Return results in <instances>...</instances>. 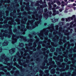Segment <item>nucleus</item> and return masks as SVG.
I'll return each mask as SVG.
<instances>
[{
    "label": "nucleus",
    "mask_w": 76,
    "mask_h": 76,
    "mask_svg": "<svg viewBox=\"0 0 76 76\" xmlns=\"http://www.w3.org/2000/svg\"><path fill=\"white\" fill-rule=\"evenodd\" d=\"M10 53L11 54H13V53H15V48H12V49L10 50H9Z\"/></svg>",
    "instance_id": "ddd939ff"
},
{
    "label": "nucleus",
    "mask_w": 76,
    "mask_h": 76,
    "mask_svg": "<svg viewBox=\"0 0 76 76\" xmlns=\"http://www.w3.org/2000/svg\"><path fill=\"white\" fill-rule=\"evenodd\" d=\"M20 55V53H19V52H18L17 53V55L19 58V59H18V61L19 63H20V58H21V57L19 56Z\"/></svg>",
    "instance_id": "9d476101"
},
{
    "label": "nucleus",
    "mask_w": 76,
    "mask_h": 76,
    "mask_svg": "<svg viewBox=\"0 0 76 76\" xmlns=\"http://www.w3.org/2000/svg\"><path fill=\"white\" fill-rule=\"evenodd\" d=\"M20 53H21V55L22 56V54H23V52H20Z\"/></svg>",
    "instance_id": "13d9d810"
},
{
    "label": "nucleus",
    "mask_w": 76,
    "mask_h": 76,
    "mask_svg": "<svg viewBox=\"0 0 76 76\" xmlns=\"http://www.w3.org/2000/svg\"><path fill=\"white\" fill-rule=\"evenodd\" d=\"M57 3L58 6H60L61 5V3L59 1H57Z\"/></svg>",
    "instance_id": "b1692460"
},
{
    "label": "nucleus",
    "mask_w": 76,
    "mask_h": 76,
    "mask_svg": "<svg viewBox=\"0 0 76 76\" xmlns=\"http://www.w3.org/2000/svg\"><path fill=\"white\" fill-rule=\"evenodd\" d=\"M74 22L72 21L71 23H70V27L71 28H73V27H75V26H76V23H75L74 24H73V23Z\"/></svg>",
    "instance_id": "1a4fd4ad"
},
{
    "label": "nucleus",
    "mask_w": 76,
    "mask_h": 76,
    "mask_svg": "<svg viewBox=\"0 0 76 76\" xmlns=\"http://www.w3.org/2000/svg\"><path fill=\"white\" fill-rule=\"evenodd\" d=\"M47 29H48L47 31H46L47 29L45 28H44L42 30H41L40 31V33L38 34V35L39 37L40 38V39L42 40L44 38V35L45 36H46V38L45 37V39L46 41H48L47 44L48 48H51V46L50 47V42H51V41H50V39L48 40V37H47V36H48V34L49 31L50 32V33H49V35L48 36L50 38H52V34L51 33L53 32V31H54L53 34V35H55V38H56V39H57V40H58L59 37L58 36H56V35L58 34L61 38H62L63 36V34H62L61 33H64L65 35H66L67 37H68V35H69L70 34V32H69V31H68V30H70V28L69 27L67 28V30H63L62 27H59V32H61L60 33V34L58 33V31H56L54 30V24L53 23L51 24L50 27L48 28Z\"/></svg>",
    "instance_id": "f03ea898"
},
{
    "label": "nucleus",
    "mask_w": 76,
    "mask_h": 76,
    "mask_svg": "<svg viewBox=\"0 0 76 76\" xmlns=\"http://www.w3.org/2000/svg\"><path fill=\"white\" fill-rule=\"evenodd\" d=\"M53 47H57V45H53Z\"/></svg>",
    "instance_id": "69168bd1"
},
{
    "label": "nucleus",
    "mask_w": 76,
    "mask_h": 76,
    "mask_svg": "<svg viewBox=\"0 0 76 76\" xmlns=\"http://www.w3.org/2000/svg\"><path fill=\"white\" fill-rule=\"evenodd\" d=\"M49 61H50V62L49 64L47 63V61L46 62V63H47V66H50H50L49 67V69H51L53 67L56 68V65H54V62H52V58H50L49 59Z\"/></svg>",
    "instance_id": "423d86ee"
},
{
    "label": "nucleus",
    "mask_w": 76,
    "mask_h": 76,
    "mask_svg": "<svg viewBox=\"0 0 76 76\" xmlns=\"http://www.w3.org/2000/svg\"><path fill=\"white\" fill-rule=\"evenodd\" d=\"M76 7H74L73 8V9H74V10H76Z\"/></svg>",
    "instance_id": "0e129e2a"
},
{
    "label": "nucleus",
    "mask_w": 76,
    "mask_h": 76,
    "mask_svg": "<svg viewBox=\"0 0 76 76\" xmlns=\"http://www.w3.org/2000/svg\"><path fill=\"white\" fill-rule=\"evenodd\" d=\"M22 0H20V5H22Z\"/></svg>",
    "instance_id": "2f4dec72"
},
{
    "label": "nucleus",
    "mask_w": 76,
    "mask_h": 76,
    "mask_svg": "<svg viewBox=\"0 0 76 76\" xmlns=\"http://www.w3.org/2000/svg\"><path fill=\"white\" fill-rule=\"evenodd\" d=\"M76 18V15H73L72 17H69L67 18H66V22H69V21H70L71 20H73L74 18Z\"/></svg>",
    "instance_id": "0eeeda50"
},
{
    "label": "nucleus",
    "mask_w": 76,
    "mask_h": 76,
    "mask_svg": "<svg viewBox=\"0 0 76 76\" xmlns=\"http://www.w3.org/2000/svg\"><path fill=\"white\" fill-rule=\"evenodd\" d=\"M64 24V23L63 22H59V25L60 26H61V25H63Z\"/></svg>",
    "instance_id": "4be33fe9"
},
{
    "label": "nucleus",
    "mask_w": 76,
    "mask_h": 76,
    "mask_svg": "<svg viewBox=\"0 0 76 76\" xmlns=\"http://www.w3.org/2000/svg\"><path fill=\"white\" fill-rule=\"evenodd\" d=\"M1 3H3V0H2L1 1Z\"/></svg>",
    "instance_id": "338daca9"
},
{
    "label": "nucleus",
    "mask_w": 76,
    "mask_h": 76,
    "mask_svg": "<svg viewBox=\"0 0 76 76\" xmlns=\"http://www.w3.org/2000/svg\"><path fill=\"white\" fill-rule=\"evenodd\" d=\"M72 31H73V29H71V30H70V33H72Z\"/></svg>",
    "instance_id": "5fc2aeb1"
},
{
    "label": "nucleus",
    "mask_w": 76,
    "mask_h": 76,
    "mask_svg": "<svg viewBox=\"0 0 76 76\" xmlns=\"http://www.w3.org/2000/svg\"><path fill=\"white\" fill-rule=\"evenodd\" d=\"M76 56V55L75 54H74V57H75Z\"/></svg>",
    "instance_id": "e2e57ef3"
},
{
    "label": "nucleus",
    "mask_w": 76,
    "mask_h": 76,
    "mask_svg": "<svg viewBox=\"0 0 76 76\" xmlns=\"http://www.w3.org/2000/svg\"><path fill=\"white\" fill-rule=\"evenodd\" d=\"M64 61L66 62H67V61H68V59H67L66 58L64 59Z\"/></svg>",
    "instance_id": "72a5a7b5"
},
{
    "label": "nucleus",
    "mask_w": 76,
    "mask_h": 76,
    "mask_svg": "<svg viewBox=\"0 0 76 76\" xmlns=\"http://www.w3.org/2000/svg\"><path fill=\"white\" fill-rule=\"evenodd\" d=\"M53 7H57V5L55 4H54L53 5Z\"/></svg>",
    "instance_id": "37998d69"
},
{
    "label": "nucleus",
    "mask_w": 76,
    "mask_h": 76,
    "mask_svg": "<svg viewBox=\"0 0 76 76\" xmlns=\"http://www.w3.org/2000/svg\"><path fill=\"white\" fill-rule=\"evenodd\" d=\"M39 72L40 73V74H39V76H42V71H41H41H40Z\"/></svg>",
    "instance_id": "cd10ccee"
},
{
    "label": "nucleus",
    "mask_w": 76,
    "mask_h": 76,
    "mask_svg": "<svg viewBox=\"0 0 76 76\" xmlns=\"http://www.w3.org/2000/svg\"><path fill=\"white\" fill-rule=\"evenodd\" d=\"M51 21L53 23H55L56 22H57L58 20V19H56L55 18H53V19H51Z\"/></svg>",
    "instance_id": "9b49d317"
},
{
    "label": "nucleus",
    "mask_w": 76,
    "mask_h": 76,
    "mask_svg": "<svg viewBox=\"0 0 76 76\" xmlns=\"http://www.w3.org/2000/svg\"><path fill=\"white\" fill-rule=\"evenodd\" d=\"M0 67H2V68H0V70H3V71H4V68L3 67V65L1 64H0Z\"/></svg>",
    "instance_id": "6ab92c4d"
},
{
    "label": "nucleus",
    "mask_w": 76,
    "mask_h": 76,
    "mask_svg": "<svg viewBox=\"0 0 76 76\" xmlns=\"http://www.w3.org/2000/svg\"><path fill=\"white\" fill-rule=\"evenodd\" d=\"M67 10H65V11H64V13H67Z\"/></svg>",
    "instance_id": "49530a36"
},
{
    "label": "nucleus",
    "mask_w": 76,
    "mask_h": 76,
    "mask_svg": "<svg viewBox=\"0 0 76 76\" xmlns=\"http://www.w3.org/2000/svg\"><path fill=\"white\" fill-rule=\"evenodd\" d=\"M59 12H61L63 11V10H62V9H59Z\"/></svg>",
    "instance_id": "a19ab883"
},
{
    "label": "nucleus",
    "mask_w": 76,
    "mask_h": 76,
    "mask_svg": "<svg viewBox=\"0 0 76 76\" xmlns=\"http://www.w3.org/2000/svg\"><path fill=\"white\" fill-rule=\"evenodd\" d=\"M4 64H7V66H9V68H8L7 69L8 70H10L11 69L13 68V66H12V64L11 63H8L7 61H10L9 59L6 57V56H5V55L4 54H2L0 58V61L1 62H3L4 61Z\"/></svg>",
    "instance_id": "20e7f679"
},
{
    "label": "nucleus",
    "mask_w": 76,
    "mask_h": 76,
    "mask_svg": "<svg viewBox=\"0 0 76 76\" xmlns=\"http://www.w3.org/2000/svg\"><path fill=\"white\" fill-rule=\"evenodd\" d=\"M8 24L11 25H15L16 24V23H13V22H12V21H10L8 22Z\"/></svg>",
    "instance_id": "2eb2a0df"
},
{
    "label": "nucleus",
    "mask_w": 76,
    "mask_h": 76,
    "mask_svg": "<svg viewBox=\"0 0 76 76\" xmlns=\"http://www.w3.org/2000/svg\"><path fill=\"white\" fill-rule=\"evenodd\" d=\"M3 13H1V14L0 18H2V17H3V18L4 19L5 17H4V11H3Z\"/></svg>",
    "instance_id": "a211bd4d"
},
{
    "label": "nucleus",
    "mask_w": 76,
    "mask_h": 76,
    "mask_svg": "<svg viewBox=\"0 0 76 76\" xmlns=\"http://www.w3.org/2000/svg\"><path fill=\"white\" fill-rule=\"evenodd\" d=\"M7 1L6 2V3H10V1L9 0H7Z\"/></svg>",
    "instance_id": "ea45409f"
},
{
    "label": "nucleus",
    "mask_w": 76,
    "mask_h": 76,
    "mask_svg": "<svg viewBox=\"0 0 76 76\" xmlns=\"http://www.w3.org/2000/svg\"><path fill=\"white\" fill-rule=\"evenodd\" d=\"M60 7L59 6H57L56 8V9H60Z\"/></svg>",
    "instance_id": "79ce46f5"
},
{
    "label": "nucleus",
    "mask_w": 76,
    "mask_h": 76,
    "mask_svg": "<svg viewBox=\"0 0 76 76\" xmlns=\"http://www.w3.org/2000/svg\"><path fill=\"white\" fill-rule=\"evenodd\" d=\"M16 60V58H14V59L13 60V61H14V62H15Z\"/></svg>",
    "instance_id": "c9c22d12"
},
{
    "label": "nucleus",
    "mask_w": 76,
    "mask_h": 76,
    "mask_svg": "<svg viewBox=\"0 0 76 76\" xmlns=\"http://www.w3.org/2000/svg\"><path fill=\"white\" fill-rule=\"evenodd\" d=\"M73 6V5L72 4H70V5H68V7H72Z\"/></svg>",
    "instance_id": "c756f323"
},
{
    "label": "nucleus",
    "mask_w": 76,
    "mask_h": 76,
    "mask_svg": "<svg viewBox=\"0 0 76 76\" xmlns=\"http://www.w3.org/2000/svg\"><path fill=\"white\" fill-rule=\"evenodd\" d=\"M61 3L62 4L61 5V6H62V7H64V1H62Z\"/></svg>",
    "instance_id": "5701e85b"
},
{
    "label": "nucleus",
    "mask_w": 76,
    "mask_h": 76,
    "mask_svg": "<svg viewBox=\"0 0 76 76\" xmlns=\"http://www.w3.org/2000/svg\"><path fill=\"white\" fill-rule=\"evenodd\" d=\"M60 73L59 72L57 71L56 72V74H57V75H59V74Z\"/></svg>",
    "instance_id": "864d4df0"
},
{
    "label": "nucleus",
    "mask_w": 76,
    "mask_h": 76,
    "mask_svg": "<svg viewBox=\"0 0 76 76\" xmlns=\"http://www.w3.org/2000/svg\"><path fill=\"white\" fill-rule=\"evenodd\" d=\"M55 51V48H52L50 50V51H51V52H54Z\"/></svg>",
    "instance_id": "412c9836"
},
{
    "label": "nucleus",
    "mask_w": 76,
    "mask_h": 76,
    "mask_svg": "<svg viewBox=\"0 0 76 76\" xmlns=\"http://www.w3.org/2000/svg\"><path fill=\"white\" fill-rule=\"evenodd\" d=\"M27 20V18H25L24 20H23L21 22L22 24L21 25V28H20V27L19 26H18V29L19 31H22L21 33H19V32H18L16 29H15L13 30V31L15 33H16V35H15L12 33V29L11 28H12V26H10L8 27V25H7V28H9V29L8 30H5L4 31V33L3 34V36H2V33H0V37H1V39H4V37H7L9 38L11 37V35L12 36V44H15V43L17 42V40L18 39L20 38L23 39L25 41V42H29V45H30V46L32 45V43L34 40L33 39H31L30 40L26 39V37H23V36H19V35L20 34H23L24 35L25 34V31H26V29L25 28V25L23 24H25L26 23V21Z\"/></svg>",
    "instance_id": "f257e3e1"
},
{
    "label": "nucleus",
    "mask_w": 76,
    "mask_h": 76,
    "mask_svg": "<svg viewBox=\"0 0 76 76\" xmlns=\"http://www.w3.org/2000/svg\"><path fill=\"white\" fill-rule=\"evenodd\" d=\"M17 64L15 62L14 64V66H16V65Z\"/></svg>",
    "instance_id": "4d7b16f0"
},
{
    "label": "nucleus",
    "mask_w": 76,
    "mask_h": 76,
    "mask_svg": "<svg viewBox=\"0 0 76 76\" xmlns=\"http://www.w3.org/2000/svg\"><path fill=\"white\" fill-rule=\"evenodd\" d=\"M49 75H50V74H49V73H47L46 74V75H44V76H49Z\"/></svg>",
    "instance_id": "c85d7f7f"
},
{
    "label": "nucleus",
    "mask_w": 76,
    "mask_h": 76,
    "mask_svg": "<svg viewBox=\"0 0 76 76\" xmlns=\"http://www.w3.org/2000/svg\"><path fill=\"white\" fill-rule=\"evenodd\" d=\"M57 60H59L61 62H63V59L62 58H61L60 60H59V58H58Z\"/></svg>",
    "instance_id": "bb28decb"
},
{
    "label": "nucleus",
    "mask_w": 76,
    "mask_h": 76,
    "mask_svg": "<svg viewBox=\"0 0 76 76\" xmlns=\"http://www.w3.org/2000/svg\"><path fill=\"white\" fill-rule=\"evenodd\" d=\"M29 37L30 38H32V37L31 35H29Z\"/></svg>",
    "instance_id": "8fccbe9b"
},
{
    "label": "nucleus",
    "mask_w": 76,
    "mask_h": 76,
    "mask_svg": "<svg viewBox=\"0 0 76 76\" xmlns=\"http://www.w3.org/2000/svg\"><path fill=\"white\" fill-rule=\"evenodd\" d=\"M72 6H76V4L75 3H74L72 5Z\"/></svg>",
    "instance_id": "a18cd8bd"
},
{
    "label": "nucleus",
    "mask_w": 76,
    "mask_h": 76,
    "mask_svg": "<svg viewBox=\"0 0 76 76\" xmlns=\"http://www.w3.org/2000/svg\"><path fill=\"white\" fill-rule=\"evenodd\" d=\"M69 23H67L66 24V26H69Z\"/></svg>",
    "instance_id": "de8ad7c7"
},
{
    "label": "nucleus",
    "mask_w": 76,
    "mask_h": 76,
    "mask_svg": "<svg viewBox=\"0 0 76 76\" xmlns=\"http://www.w3.org/2000/svg\"><path fill=\"white\" fill-rule=\"evenodd\" d=\"M55 2H55V0H54L53 2H52V3H51V4H54V3H55Z\"/></svg>",
    "instance_id": "58836bf2"
},
{
    "label": "nucleus",
    "mask_w": 76,
    "mask_h": 76,
    "mask_svg": "<svg viewBox=\"0 0 76 76\" xmlns=\"http://www.w3.org/2000/svg\"><path fill=\"white\" fill-rule=\"evenodd\" d=\"M71 46L72 47H73V46H74V44L72 43L71 44Z\"/></svg>",
    "instance_id": "680f3d73"
},
{
    "label": "nucleus",
    "mask_w": 76,
    "mask_h": 76,
    "mask_svg": "<svg viewBox=\"0 0 76 76\" xmlns=\"http://www.w3.org/2000/svg\"><path fill=\"white\" fill-rule=\"evenodd\" d=\"M2 51V49L1 48H0V53H1Z\"/></svg>",
    "instance_id": "c03bdc74"
},
{
    "label": "nucleus",
    "mask_w": 76,
    "mask_h": 76,
    "mask_svg": "<svg viewBox=\"0 0 76 76\" xmlns=\"http://www.w3.org/2000/svg\"><path fill=\"white\" fill-rule=\"evenodd\" d=\"M18 22V25H19V24H20V22L19 21H17Z\"/></svg>",
    "instance_id": "6e6d98bb"
},
{
    "label": "nucleus",
    "mask_w": 76,
    "mask_h": 76,
    "mask_svg": "<svg viewBox=\"0 0 76 76\" xmlns=\"http://www.w3.org/2000/svg\"><path fill=\"white\" fill-rule=\"evenodd\" d=\"M12 14H13V13L12 12L10 13V15L11 16H13V15H12Z\"/></svg>",
    "instance_id": "09e8293b"
},
{
    "label": "nucleus",
    "mask_w": 76,
    "mask_h": 76,
    "mask_svg": "<svg viewBox=\"0 0 76 76\" xmlns=\"http://www.w3.org/2000/svg\"><path fill=\"white\" fill-rule=\"evenodd\" d=\"M48 68V66H46L45 67H44L43 68H42V69H47Z\"/></svg>",
    "instance_id": "e433bc0d"
},
{
    "label": "nucleus",
    "mask_w": 76,
    "mask_h": 76,
    "mask_svg": "<svg viewBox=\"0 0 76 76\" xmlns=\"http://www.w3.org/2000/svg\"><path fill=\"white\" fill-rule=\"evenodd\" d=\"M26 6L27 7H29V3L28 2L27 4H26Z\"/></svg>",
    "instance_id": "473e14b6"
},
{
    "label": "nucleus",
    "mask_w": 76,
    "mask_h": 76,
    "mask_svg": "<svg viewBox=\"0 0 76 76\" xmlns=\"http://www.w3.org/2000/svg\"><path fill=\"white\" fill-rule=\"evenodd\" d=\"M50 72L52 74H54L56 72V69H53L51 70Z\"/></svg>",
    "instance_id": "4468645a"
},
{
    "label": "nucleus",
    "mask_w": 76,
    "mask_h": 76,
    "mask_svg": "<svg viewBox=\"0 0 76 76\" xmlns=\"http://www.w3.org/2000/svg\"><path fill=\"white\" fill-rule=\"evenodd\" d=\"M45 13L43 14V16L46 19L48 18V17L50 18L51 17V15H52V12L50 11L49 13L47 12V9H45L44 10Z\"/></svg>",
    "instance_id": "39448f33"
},
{
    "label": "nucleus",
    "mask_w": 76,
    "mask_h": 76,
    "mask_svg": "<svg viewBox=\"0 0 76 76\" xmlns=\"http://www.w3.org/2000/svg\"><path fill=\"white\" fill-rule=\"evenodd\" d=\"M59 44L60 45H61L63 44V42H62V39H60Z\"/></svg>",
    "instance_id": "aec40b11"
},
{
    "label": "nucleus",
    "mask_w": 76,
    "mask_h": 76,
    "mask_svg": "<svg viewBox=\"0 0 76 76\" xmlns=\"http://www.w3.org/2000/svg\"><path fill=\"white\" fill-rule=\"evenodd\" d=\"M52 10H53V13L52 14V15L53 16H55L56 15V14H59V12L58 11H56V10H55V8H53L52 9Z\"/></svg>",
    "instance_id": "6e6552de"
},
{
    "label": "nucleus",
    "mask_w": 76,
    "mask_h": 76,
    "mask_svg": "<svg viewBox=\"0 0 76 76\" xmlns=\"http://www.w3.org/2000/svg\"><path fill=\"white\" fill-rule=\"evenodd\" d=\"M65 20V19H64V18H62L61 19V20L62 21H64Z\"/></svg>",
    "instance_id": "4c0bfd02"
},
{
    "label": "nucleus",
    "mask_w": 76,
    "mask_h": 76,
    "mask_svg": "<svg viewBox=\"0 0 76 76\" xmlns=\"http://www.w3.org/2000/svg\"><path fill=\"white\" fill-rule=\"evenodd\" d=\"M74 22H75V23H76V18H75Z\"/></svg>",
    "instance_id": "603ef678"
},
{
    "label": "nucleus",
    "mask_w": 76,
    "mask_h": 76,
    "mask_svg": "<svg viewBox=\"0 0 76 76\" xmlns=\"http://www.w3.org/2000/svg\"><path fill=\"white\" fill-rule=\"evenodd\" d=\"M69 57H72V55H69Z\"/></svg>",
    "instance_id": "bf43d9fd"
},
{
    "label": "nucleus",
    "mask_w": 76,
    "mask_h": 76,
    "mask_svg": "<svg viewBox=\"0 0 76 76\" xmlns=\"http://www.w3.org/2000/svg\"><path fill=\"white\" fill-rule=\"evenodd\" d=\"M64 1L65 2V5L67 4L68 3L67 2V0H64Z\"/></svg>",
    "instance_id": "7c9ffc66"
},
{
    "label": "nucleus",
    "mask_w": 76,
    "mask_h": 76,
    "mask_svg": "<svg viewBox=\"0 0 76 76\" xmlns=\"http://www.w3.org/2000/svg\"><path fill=\"white\" fill-rule=\"evenodd\" d=\"M38 40H34V47H37V43H38Z\"/></svg>",
    "instance_id": "f8f14e48"
},
{
    "label": "nucleus",
    "mask_w": 76,
    "mask_h": 76,
    "mask_svg": "<svg viewBox=\"0 0 76 76\" xmlns=\"http://www.w3.org/2000/svg\"><path fill=\"white\" fill-rule=\"evenodd\" d=\"M8 45V42H7V41H6L2 44V45L3 46H4L5 45Z\"/></svg>",
    "instance_id": "f3484780"
},
{
    "label": "nucleus",
    "mask_w": 76,
    "mask_h": 76,
    "mask_svg": "<svg viewBox=\"0 0 76 76\" xmlns=\"http://www.w3.org/2000/svg\"><path fill=\"white\" fill-rule=\"evenodd\" d=\"M61 72H63L65 71V69H62L61 70H60Z\"/></svg>",
    "instance_id": "f704fd0d"
},
{
    "label": "nucleus",
    "mask_w": 76,
    "mask_h": 76,
    "mask_svg": "<svg viewBox=\"0 0 76 76\" xmlns=\"http://www.w3.org/2000/svg\"><path fill=\"white\" fill-rule=\"evenodd\" d=\"M44 0V3L42 2V1L40 0L39 1H37V3L36 4V6H40V7H37V11L38 10V9H39V11L38 12V14L40 15L39 17L38 14H37V12H34L33 15H32L33 20L31 21H28L27 23V26H38V24L41 23V19H42V16L41 15L43 12V8L45 7H47V5L46 4L45 1ZM47 1H50V0H46Z\"/></svg>",
    "instance_id": "7ed1b4c3"
},
{
    "label": "nucleus",
    "mask_w": 76,
    "mask_h": 76,
    "mask_svg": "<svg viewBox=\"0 0 76 76\" xmlns=\"http://www.w3.org/2000/svg\"><path fill=\"white\" fill-rule=\"evenodd\" d=\"M47 53H49V50H48L47 51Z\"/></svg>",
    "instance_id": "774afa93"
},
{
    "label": "nucleus",
    "mask_w": 76,
    "mask_h": 76,
    "mask_svg": "<svg viewBox=\"0 0 76 76\" xmlns=\"http://www.w3.org/2000/svg\"><path fill=\"white\" fill-rule=\"evenodd\" d=\"M13 70H15L16 69V67H14L13 68H12Z\"/></svg>",
    "instance_id": "052dcab7"
},
{
    "label": "nucleus",
    "mask_w": 76,
    "mask_h": 76,
    "mask_svg": "<svg viewBox=\"0 0 76 76\" xmlns=\"http://www.w3.org/2000/svg\"><path fill=\"white\" fill-rule=\"evenodd\" d=\"M48 4L49 7L48 8V10H51V9H52V7L51 5V3L50 2H49L48 3Z\"/></svg>",
    "instance_id": "dca6fc26"
},
{
    "label": "nucleus",
    "mask_w": 76,
    "mask_h": 76,
    "mask_svg": "<svg viewBox=\"0 0 76 76\" xmlns=\"http://www.w3.org/2000/svg\"><path fill=\"white\" fill-rule=\"evenodd\" d=\"M22 50H23V51H25V48H22Z\"/></svg>",
    "instance_id": "3c124183"
},
{
    "label": "nucleus",
    "mask_w": 76,
    "mask_h": 76,
    "mask_svg": "<svg viewBox=\"0 0 76 76\" xmlns=\"http://www.w3.org/2000/svg\"><path fill=\"white\" fill-rule=\"evenodd\" d=\"M56 30H58V26L56 25Z\"/></svg>",
    "instance_id": "a878e982"
},
{
    "label": "nucleus",
    "mask_w": 76,
    "mask_h": 76,
    "mask_svg": "<svg viewBox=\"0 0 76 76\" xmlns=\"http://www.w3.org/2000/svg\"><path fill=\"white\" fill-rule=\"evenodd\" d=\"M23 45H24L23 44V43L20 44L19 45V46L20 47H23Z\"/></svg>",
    "instance_id": "393cba45"
}]
</instances>
